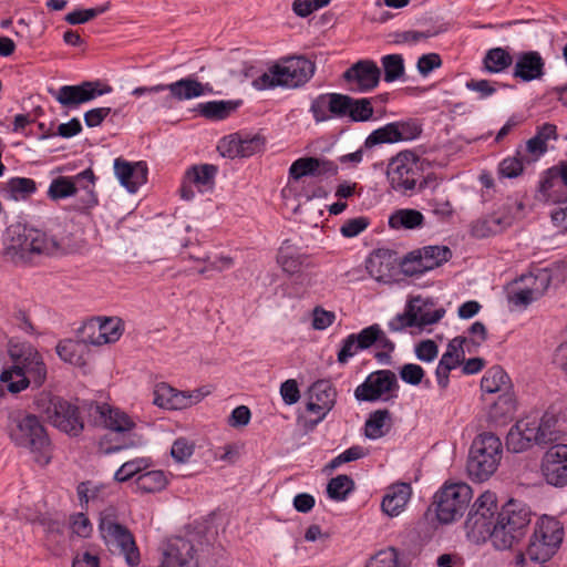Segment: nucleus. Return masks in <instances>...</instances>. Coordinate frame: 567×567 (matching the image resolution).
<instances>
[{"label": "nucleus", "mask_w": 567, "mask_h": 567, "mask_svg": "<svg viewBox=\"0 0 567 567\" xmlns=\"http://www.w3.org/2000/svg\"><path fill=\"white\" fill-rule=\"evenodd\" d=\"M71 249L45 231L16 223L10 225L3 236L2 255L13 264L27 262L32 254H69Z\"/></svg>", "instance_id": "nucleus-1"}, {"label": "nucleus", "mask_w": 567, "mask_h": 567, "mask_svg": "<svg viewBox=\"0 0 567 567\" xmlns=\"http://www.w3.org/2000/svg\"><path fill=\"white\" fill-rule=\"evenodd\" d=\"M9 355L13 365L4 369L0 381L7 383L11 393H19L29 385L41 388L48 375V368L42 354L31 343L10 346Z\"/></svg>", "instance_id": "nucleus-2"}, {"label": "nucleus", "mask_w": 567, "mask_h": 567, "mask_svg": "<svg viewBox=\"0 0 567 567\" xmlns=\"http://www.w3.org/2000/svg\"><path fill=\"white\" fill-rule=\"evenodd\" d=\"M7 433L19 447L30 451L33 461L41 466L52 460L53 446L49 434L35 414L13 411L8 415Z\"/></svg>", "instance_id": "nucleus-3"}, {"label": "nucleus", "mask_w": 567, "mask_h": 567, "mask_svg": "<svg viewBox=\"0 0 567 567\" xmlns=\"http://www.w3.org/2000/svg\"><path fill=\"white\" fill-rule=\"evenodd\" d=\"M421 158L410 150L401 151L393 156L386 166V179L390 188L403 196L421 193L435 182L433 174L423 175Z\"/></svg>", "instance_id": "nucleus-4"}, {"label": "nucleus", "mask_w": 567, "mask_h": 567, "mask_svg": "<svg viewBox=\"0 0 567 567\" xmlns=\"http://www.w3.org/2000/svg\"><path fill=\"white\" fill-rule=\"evenodd\" d=\"M533 513L526 504L509 499L497 513L489 540L498 550L512 549L528 532Z\"/></svg>", "instance_id": "nucleus-5"}, {"label": "nucleus", "mask_w": 567, "mask_h": 567, "mask_svg": "<svg viewBox=\"0 0 567 567\" xmlns=\"http://www.w3.org/2000/svg\"><path fill=\"white\" fill-rule=\"evenodd\" d=\"M39 414L53 427L71 437H78L84 430L80 408L60 395L42 391L34 399Z\"/></svg>", "instance_id": "nucleus-6"}, {"label": "nucleus", "mask_w": 567, "mask_h": 567, "mask_svg": "<svg viewBox=\"0 0 567 567\" xmlns=\"http://www.w3.org/2000/svg\"><path fill=\"white\" fill-rule=\"evenodd\" d=\"M99 533L110 549H116L124 556L130 567L141 563L140 549L135 537L127 526L121 524L116 507L107 506L100 513Z\"/></svg>", "instance_id": "nucleus-7"}, {"label": "nucleus", "mask_w": 567, "mask_h": 567, "mask_svg": "<svg viewBox=\"0 0 567 567\" xmlns=\"http://www.w3.org/2000/svg\"><path fill=\"white\" fill-rule=\"evenodd\" d=\"M502 454V442L494 433L484 432L476 436L471 445L466 463V471L471 480L474 482L488 480L497 470Z\"/></svg>", "instance_id": "nucleus-8"}, {"label": "nucleus", "mask_w": 567, "mask_h": 567, "mask_svg": "<svg viewBox=\"0 0 567 567\" xmlns=\"http://www.w3.org/2000/svg\"><path fill=\"white\" fill-rule=\"evenodd\" d=\"M564 538V526L547 515L537 519L529 538L526 554L536 563L548 561L559 549Z\"/></svg>", "instance_id": "nucleus-9"}, {"label": "nucleus", "mask_w": 567, "mask_h": 567, "mask_svg": "<svg viewBox=\"0 0 567 567\" xmlns=\"http://www.w3.org/2000/svg\"><path fill=\"white\" fill-rule=\"evenodd\" d=\"M472 498V488L466 483H445L434 495L437 519L450 524L462 517Z\"/></svg>", "instance_id": "nucleus-10"}, {"label": "nucleus", "mask_w": 567, "mask_h": 567, "mask_svg": "<svg viewBox=\"0 0 567 567\" xmlns=\"http://www.w3.org/2000/svg\"><path fill=\"white\" fill-rule=\"evenodd\" d=\"M497 511L495 493L484 492L471 507L465 520V529L468 538L475 543L486 542L491 537L494 516Z\"/></svg>", "instance_id": "nucleus-11"}, {"label": "nucleus", "mask_w": 567, "mask_h": 567, "mask_svg": "<svg viewBox=\"0 0 567 567\" xmlns=\"http://www.w3.org/2000/svg\"><path fill=\"white\" fill-rule=\"evenodd\" d=\"M452 257V251L446 246H426L421 250L412 251L403 261V271L414 276L432 270Z\"/></svg>", "instance_id": "nucleus-12"}, {"label": "nucleus", "mask_w": 567, "mask_h": 567, "mask_svg": "<svg viewBox=\"0 0 567 567\" xmlns=\"http://www.w3.org/2000/svg\"><path fill=\"white\" fill-rule=\"evenodd\" d=\"M112 86L103 84L101 81H84L78 85H63L61 86L55 96V100L65 107H74L80 104L90 102L97 96L112 92Z\"/></svg>", "instance_id": "nucleus-13"}, {"label": "nucleus", "mask_w": 567, "mask_h": 567, "mask_svg": "<svg viewBox=\"0 0 567 567\" xmlns=\"http://www.w3.org/2000/svg\"><path fill=\"white\" fill-rule=\"evenodd\" d=\"M399 389L396 375L391 370H378L370 373L367 379L355 388L354 396L358 401L375 402L383 394Z\"/></svg>", "instance_id": "nucleus-14"}, {"label": "nucleus", "mask_w": 567, "mask_h": 567, "mask_svg": "<svg viewBox=\"0 0 567 567\" xmlns=\"http://www.w3.org/2000/svg\"><path fill=\"white\" fill-rule=\"evenodd\" d=\"M316 64L306 56H290L282 64H276V74L279 75L278 85L299 87L306 84L315 74Z\"/></svg>", "instance_id": "nucleus-15"}, {"label": "nucleus", "mask_w": 567, "mask_h": 567, "mask_svg": "<svg viewBox=\"0 0 567 567\" xmlns=\"http://www.w3.org/2000/svg\"><path fill=\"white\" fill-rule=\"evenodd\" d=\"M80 336H87L89 343L102 346L113 343L120 339L123 333V322L115 318H94L83 323L78 330Z\"/></svg>", "instance_id": "nucleus-16"}, {"label": "nucleus", "mask_w": 567, "mask_h": 567, "mask_svg": "<svg viewBox=\"0 0 567 567\" xmlns=\"http://www.w3.org/2000/svg\"><path fill=\"white\" fill-rule=\"evenodd\" d=\"M546 482L556 487L567 484V444L551 445L542 460Z\"/></svg>", "instance_id": "nucleus-17"}, {"label": "nucleus", "mask_w": 567, "mask_h": 567, "mask_svg": "<svg viewBox=\"0 0 567 567\" xmlns=\"http://www.w3.org/2000/svg\"><path fill=\"white\" fill-rule=\"evenodd\" d=\"M381 71L372 60H360L342 75L348 83H357L358 92H369L375 89L380 82Z\"/></svg>", "instance_id": "nucleus-18"}, {"label": "nucleus", "mask_w": 567, "mask_h": 567, "mask_svg": "<svg viewBox=\"0 0 567 567\" xmlns=\"http://www.w3.org/2000/svg\"><path fill=\"white\" fill-rule=\"evenodd\" d=\"M193 560V543L183 537H174L166 544L159 567H198Z\"/></svg>", "instance_id": "nucleus-19"}, {"label": "nucleus", "mask_w": 567, "mask_h": 567, "mask_svg": "<svg viewBox=\"0 0 567 567\" xmlns=\"http://www.w3.org/2000/svg\"><path fill=\"white\" fill-rule=\"evenodd\" d=\"M337 390L329 380H318L309 389L306 410L310 413L327 415L336 405Z\"/></svg>", "instance_id": "nucleus-20"}, {"label": "nucleus", "mask_w": 567, "mask_h": 567, "mask_svg": "<svg viewBox=\"0 0 567 567\" xmlns=\"http://www.w3.org/2000/svg\"><path fill=\"white\" fill-rule=\"evenodd\" d=\"M114 171L122 186L130 193H135L147 182V165L145 162L131 163L122 158L114 161Z\"/></svg>", "instance_id": "nucleus-21"}, {"label": "nucleus", "mask_w": 567, "mask_h": 567, "mask_svg": "<svg viewBox=\"0 0 567 567\" xmlns=\"http://www.w3.org/2000/svg\"><path fill=\"white\" fill-rule=\"evenodd\" d=\"M539 426L540 443L561 444L560 441L567 433V420L557 413L554 408L548 409L543 416L537 420Z\"/></svg>", "instance_id": "nucleus-22"}, {"label": "nucleus", "mask_w": 567, "mask_h": 567, "mask_svg": "<svg viewBox=\"0 0 567 567\" xmlns=\"http://www.w3.org/2000/svg\"><path fill=\"white\" fill-rule=\"evenodd\" d=\"M545 75V60L538 51H526L517 55L513 76L523 81L532 82L540 80Z\"/></svg>", "instance_id": "nucleus-23"}, {"label": "nucleus", "mask_w": 567, "mask_h": 567, "mask_svg": "<svg viewBox=\"0 0 567 567\" xmlns=\"http://www.w3.org/2000/svg\"><path fill=\"white\" fill-rule=\"evenodd\" d=\"M395 260L386 249L374 250L367 259L365 268L370 276L379 282H392L395 274Z\"/></svg>", "instance_id": "nucleus-24"}, {"label": "nucleus", "mask_w": 567, "mask_h": 567, "mask_svg": "<svg viewBox=\"0 0 567 567\" xmlns=\"http://www.w3.org/2000/svg\"><path fill=\"white\" fill-rule=\"evenodd\" d=\"M164 87L165 91H169L163 99L164 106H171L172 100H190L204 94V85L193 78H184L171 84H164Z\"/></svg>", "instance_id": "nucleus-25"}, {"label": "nucleus", "mask_w": 567, "mask_h": 567, "mask_svg": "<svg viewBox=\"0 0 567 567\" xmlns=\"http://www.w3.org/2000/svg\"><path fill=\"white\" fill-rule=\"evenodd\" d=\"M411 493L409 483H396L390 486L381 503L382 511L391 517L399 515L405 507Z\"/></svg>", "instance_id": "nucleus-26"}, {"label": "nucleus", "mask_w": 567, "mask_h": 567, "mask_svg": "<svg viewBox=\"0 0 567 567\" xmlns=\"http://www.w3.org/2000/svg\"><path fill=\"white\" fill-rule=\"evenodd\" d=\"M525 205L523 202L508 198L498 210L489 215L491 220L494 223V231L499 234L511 227L515 219L523 216Z\"/></svg>", "instance_id": "nucleus-27"}, {"label": "nucleus", "mask_w": 567, "mask_h": 567, "mask_svg": "<svg viewBox=\"0 0 567 567\" xmlns=\"http://www.w3.org/2000/svg\"><path fill=\"white\" fill-rule=\"evenodd\" d=\"M96 413L100 414L104 426L111 432L124 434L135 427L134 421L118 409H112L107 404L96 405Z\"/></svg>", "instance_id": "nucleus-28"}, {"label": "nucleus", "mask_w": 567, "mask_h": 567, "mask_svg": "<svg viewBox=\"0 0 567 567\" xmlns=\"http://www.w3.org/2000/svg\"><path fill=\"white\" fill-rule=\"evenodd\" d=\"M87 343L89 338L82 340H61L55 347L56 354L64 362L83 367L86 363L85 354L87 353Z\"/></svg>", "instance_id": "nucleus-29"}, {"label": "nucleus", "mask_w": 567, "mask_h": 567, "mask_svg": "<svg viewBox=\"0 0 567 567\" xmlns=\"http://www.w3.org/2000/svg\"><path fill=\"white\" fill-rule=\"evenodd\" d=\"M410 303L414 305V312L419 322V328L434 324L439 322L445 315L444 308L433 309L435 306L433 299L422 298L420 296L412 297Z\"/></svg>", "instance_id": "nucleus-30"}, {"label": "nucleus", "mask_w": 567, "mask_h": 567, "mask_svg": "<svg viewBox=\"0 0 567 567\" xmlns=\"http://www.w3.org/2000/svg\"><path fill=\"white\" fill-rule=\"evenodd\" d=\"M424 220L425 218L420 210L413 208H400L389 216L388 224L389 227L394 230H412L423 227Z\"/></svg>", "instance_id": "nucleus-31"}, {"label": "nucleus", "mask_w": 567, "mask_h": 567, "mask_svg": "<svg viewBox=\"0 0 567 567\" xmlns=\"http://www.w3.org/2000/svg\"><path fill=\"white\" fill-rule=\"evenodd\" d=\"M241 101H209L198 104V112L202 116L212 121H220L227 118L240 105Z\"/></svg>", "instance_id": "nucleus-32"}, {"label": "nucleus", "mask_w": 567, "mask_h": 567, "mask_svg": "<svg viewBox=\"0 0 567 567\" xmlns=\"http://www.w3.org/2000/svg\"><path fill=\"white\" fill-rule=\"evenodd\" d=\"M391 413L389 410H377L370 413L364 425V435L370 440H377L386 434L389 431Z\"/></svg>", "instance_id": "nucleus-33"}, {"label": "nucleus", "mask_w": 567, "mask_h": 567, "mask_svg": "<svg viewBox=\"0 0 567 567\" xmlns=\"http://www.w3.org/2000/svg\"><path fill=\"white\" fill-rule=\"evenodd\" d=\"M481 389L486 393H497L509 389V377L499 365L489 368L481 380Z\"/></svg>", "instance_id": "nucleus-34"}, {"label": "nucleus", "mask_w": 567, "mask_h": 567, "mask_svg": "<svg viewBox=\"0 0 567 567\" xmlns=\"http://www.w3.org/2000/svg\"><path fill=\"white\" fill-rule=\"evenodd\" d=\"M513 64V56L504 48L489 49L484 59V70L488 73H501Z\"/></svg>", "instance_id": "nucleus-35"}, {"label": "nucleus", "mask_w": 567, "mask_h": 567, "mask_svg": "<svg viewBox=\"0 0 567 567\" xmlns=\"http://www.w3.org/2000/svg\"><path fill=\"white\" fill-rule=\"evenodd\" d=\"M134 446V441L131 437L126 436L125 433L117 434L114 432L103 435L97 444L99 453L104 455H110L112 453H116Z\"/></svg>", "instance_id": "nucleus-36"}, {"label": "nucleus", "mask_w": 567, "mask_h": 567, "mask_svg": "<svg viewBox=\"0 0 567 567\" xmlns=\"http://www.w3.org/2000/svg\"><path fill=\"white\" fill-rule=\"evenodd\" d=\"M217 171L213 164L193 165L186 171L185 178L197 186H212Z\"/></svg>", "instance_id": "nucleus-37"}, {"label": "nucleus", "mask_w": 567, "mask_h": 567, "mask_svg": "<svg viewBox=\"0 0 567 567\" xmlns=\"http://www.w3.org/2000/svg\"><path fill=\"white\" fill-rule=\"evenodd\" d=\"M135 482L140 491L144 493H155L165 488L167 478L163 471L153 470L141 473Z\"/></svg>", "instance_id": "nucleus-38"}, {"label": "nucleus", "mask_w": 567, "mask_h": 567, "mask_svg": "<svg viewBox=\"0 0 567 567\" xmlns=\"http://www.w3.org/2000/svg\"><path fill=\"white\" fill-rule=\"evenodd\" d=\"M353 488V480L346 474H340L329 481L327 485V494L331 499L341 502L348 497Z\"/></svg>", "instance_id": "nucleus-39"}, {"label": "nucleus", "mask_w": 567, "mask_h": 567, "mask_svg": "<svg viewBox=\"0 0 567 567\" xmlns=\"http://www.w3.org/2000/svg\"><path fill=\"white\" fill-rule=\"evenodd\" d=\"M396 134L399 133L396 132L394 124L392 122L388 123L384 126L372 131L365 138L363 146L365 148H372L380 144L398 143L399 135Z\"/></svg>", "instance_id": "nucleus-40"}, {"label": "nucleus", "mask_w": 567, "mask_h": 567, "mask_svg": "<svg viewBox=\"0 0 567 567\" xmlns=\"http://www.w3.org/2000/svg\"><path fill=\"white\" fill-rule=\"evenodd\" d=\"M78 190L76 183L70 177L59 176L51 182L48 196L52 200H59L76 195Z\"/></svg>", "instance_id": "nucleus-41"}, {"label": "nucleus", "mask_w": 567, "mask_h": 567, "mask_svg": "<svg viewBox=\"0 0 567 567\" xmlns=\"http://www.w3.org/2000/svg\"><path fill=\"white\" fill-rule=\"evenodd\" d=\"M381 64L384 71V81L388 83L400 80L404 75L405 66L401 54H386L382 56Z\"/></svg>", "instance_id": "nucleus-42"}, {"label": "nucleus", "mask_w": 567, "mask_h": 567, "mask_svg": "<svg viewBox=\"0 0 567 567\" xmlns=\"http://www.w3.org/2000/svg\"><path fill=\"white\" fill-rule=\"evenodd\" d=\"M7 190L14 199L27 198L37 190V184L32 178L12 177L7 183Z\"/></svg>", "instance_id": "nucleus-43"}, {"label": "nucleus", "mask_w": 567, "mask_h": 567, "mask_svg": "<svg viewBox=\"0 0 567 567\" xmlns=\"http://www.w3.org/2000/svg\"><path fill=\"white\" fill-rule=\"evenodd\" d=\"M524 171V157L519 152L514 156L504 158L497 168L498 178H516Z\"/></svg>", "instance_id": "nucleus-44"}, {"label": "nucleus", "mask_w": 567, "mask_h": 567, "mask_svg": "<svg viewBox=\"0 0 567 567\" xmlns=\"http://www.w3.org/2000/svg\"><path fill=\"white\" fill-rule=\"evenodd\" d=\"M396 128L398 142L416 140L423 132L422 124L416 118L392 122Z\"/></svg>", "instance_id": "nucleus-45"}, {"label": "nucleus", "mask_w": 567, "mask_h": 567, "mask_svg": "<svg viewBox=\"0 0 567 567\" xmlns=\"http://www.w3.org/2000/svg\"><path fill=\"white\" fill-rule=\"evenodd\" d=\"M413 307L414 305L408 301L404 311L402 313H398L394 318L390 320L389 329L393 332H398L406 328L419 327V322L416 320Z\"/></svg>", "instance_id": "nucleus-46"}, {"label": "nucleus", "mask_w": 567, "mask_h": 567, "mask_svg": "<svg viewBox=\"0 0 567 567\" xmlns=\"http://www.w3.org/2000/svg\"><path fill=\"white\" fill-rule=\"evenodd\" d=\"M534 445L535 444L530 437H527L523 434V431L516 429V423L511 427L506 436V446L508 451L513 453H520L527 451Z\"/></svg>", "instance_id": "nucleus-47"}, {"label": "nucleus", "mask_w": 567, "mask_h": 567, "mask_svg": "<svg viewBox=\"0 0 567 567\" xmlns=\"http://www.w3.org/2000/svg\"><path fill=\"white\" fill-rule=\"evenodd\" d=\"M374 113L370 99H353L348 116L353 122H367Z\"/></svg>", "instance_id": "nucleus-48"}, {"label": "nucleus", "mask_w": 567, "mask_h": 567, "mask_svg": "<svg viewBox=\"0 0 567 567\" xmlns=\"http://www.w3.org/2000/svg\"><path fill=\"white\" fill-rule=\"evenodd\" d=\"M148 466L146 458H135L125 462L114 474L117 482H127Z\"/></svg>", "instance_id": "nucleus-49"}, {"label": "nucleus", "mask_w": 567, "mask_h": 567, "mask_svg": "<svg viewBox=\"0 0 567 567\" xmlns=\"http://www.w3.org/2000/svg\"><path fill=\"white\" fill-rule=\"evenodd\" d=\"M520 281L525 284L526 287H529V289H537L539 291V298L545 293V291L548 289L551 277L548 270L546 269H538L536 274H528L524 275L520 278Z\"/></svg>", "instance_id": "nucleus-50"}, {"label": "nucleus", "mask_w": 567, "mask_h": 567, "mask_svg": "<svg viewBox=\"0 0 567 567\" xmlns=\"http://www.w3.org/2000/svg\"><path fill=\"white\" fill-rule=\"evenodd\" d=\"M365 567H400L398 549L388 547L379 550L370 558Z\"/></svg>", "instance_id": "nucleus-51"}, {"label": "nucleus", "mask_w": 567, "mask_h": 567, "mask_svg": "<svg viewBox=\"0 0 567 567\" xmlns=\"http://www.w3.org/2000/svg\"><path fill=\"white\" fill-rule=\"evenodd\" d=\"M315 164L317 165L315 156L300 157L296 159L289 167V177L299 181L306 176L315 175Z\"/></svg>", "instance_id": "nucleus-52"}, {"label": "nucleus", "mask_w": 567, "mask_h": 567, "mask_svg": "<svg viewBox=\"0 0 567 567\" xmlns=\"http://www.w3.org/2000/svg\"><path fill=\"white\" fill-rule=\"evenodd\" d=\"M330 99L331 93H323L318 95L310 105V112L317 123L326 122L331 118L330 115Z\"/></svg>", "instance_id": "nucleus-53"}, {"label": "nucleus", "mask_w": 567, "mask_h": 567, "mask_svg": "<svg viewBox=\"0 0 567 567\" xmlns=\"http://www.w3.org/2000/svg\"><path fill=\"white\" fill-rule=\"evenodd\" d=\"M239 144V157H250L265 147V138L259 134L247 135L240 137Z\"/></svg>", "instance_id": "nucleus-54"}, {"label": "nucleus", "mask_w": 567, "mask_h": 567, "mask_svg": "<svg viewBox=\"0 0 567 567\" xmlns=\"http://www.w3.org/2000/svg\"><path fill=\"white\" fill-rule=\"evenodd\" d=\"M352 102L353 97L349 95L341 93H331V99L329 103L331 117L348 116Z\"/></svg>", "instance_id": "nucleus-55"}, {"label": "nucleus", "mask_w": 567, "mask_h": 567, "mask_svg": "<svg viewBox=\"0 0 567 567\" xmlns=\"http://www.w3.org/2000/svg\"><path fill=\"white\" fill-rule=\"evenodd\" d=\"M195 444L185 437H178L174 441L171 455L178 463H185L194 454Z\"/></svg>", "instance_id": "nucleus-56"}, {"label": "nucleus", "mask_w": 567, "mask_h": 567, "mask_svg": "<svg viewBox=\"0 0 567 567\" xmlns=\"http://www.w3.org/2000/svg\"><path fill=\"white\" fill-rule=\"evenodd\" d=\"M381 328L379 324H372L362 329L359 333H352L357 346L362 350H368L377 343L380 338Z\"/></svg>", "instance_id": "nucleus-57"}, {"label": "nucleus", "mask_w": 567, "mask_h": 567, "mask_svg": "<svg viewBox=\"0 0 567 567\" xmlns=\"http://www.w3.org/2000/svg\"><path fill=\"white\" fill-rule=\"evenodd\" d=\"M370 224V218L365 216L351 218L343 223L340 228V233L346 238H353L365 230Z\"/></svg>", "instance_id": "nucleus-58"}, {"label": "nucleus", "mask_w": 567, "mask_h": 567, "mask_svg": "<svg viewBox=\"0 0 567 567\" xmlns=\"http://www.w3.org/2000/svg\"><path fill=\"white\" fill-rule=\"evenodd\" d=\"M83 193L78 196L76 203L73 205V209L79 213H87L99 204L97 196L93 189V186H82Z\"/></svg>", "instance_id": "nucleus-59"}, {"label": "nucleus", "mask_w": 567, "mask_h": 567, "mask_svg": "<svg viewBox=\"0 0 567 567\" xmlns=\"http://www.w3.org/2000/svg\"><path fill=\"white\" fill-rule=\"evenodd\" d=\"M539 291L537 289H529V287L524 286L523 288H518L516 290H513L509 296L508 300L511 303L518 306V307H527L533 301L537 300L539 298Z\"/></svg>", "instance_id": "nucleus-60"}, {"label": "nucleus", "mask_w": 567, "mask_h": 567, "mask_svg": "<svg viewBox=\"0 0 567 567\" xmlns=\"http://www.w3.org/2000/svg\"><path fill=\"white\" fill-rule=\"evenodd\" d=\"M493 410L496 415L512 416L516 411V401L512 393L507 390L498 396L493 404Z\"/></svg>", "instance_id": "nucleus-61"}, {"label": "nucleus", "mask_w": 567, "mask_h": 567, "mask_svg": "<svg viewBox=\"0 0 567 567\" xmlns=\"http://www.w3.org/2000/svg\"><path fill=\"white\" fill-rule=\"evenodd\" d=\"M424 374V369L415 363H406L400 370V378L411 385H419L422 382Z\"/></svg>", "instance_id": "nucleus-62"}, {"label": "nucleus", "mask_w": 567, "mask_h": 567, "mask_svg": "<svg viewBox=\"0 0 567 567\" xmlns=\"http://www.w3.org/2000/svg\"><path fill=\"white\" fill-rule=\"evenodd\" d=\"M175 389L166 383H159L154 390L153 403L159 408L167 409L173 406L172 399L174 398Z\"/></svg>", "instance_id": "nucleus-63"}, {"label": "nucleus", "mask_w": 567, "mask_h": 567, "mask_svg": "<svg viewBox=\"0 0 567 567\" xmlns=\"http://www.w3.org/2000/svg\"><path fill=\"white\" fill-rule=\"evenodd\" d=\"M516 429L523 431V434L526 435L527 437H530L535 445L543 446V444L540 443L539 426L537 423V419L524 417L522 420H518L516 422Z\"/></svg>", "instance_id": "nucleus-64"}]
</instances>
